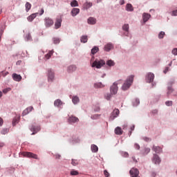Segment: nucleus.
<instances>
[{"instance_id": "0e129e2a", "label": "nucleus", "mask_w": 177, "mask_h": 177, "mask_svg": "<svg viewBox=\"0 0 177 177\" xmlns=\"http://www.w3.org/2000/svg\"><path fill=\"white\" fill-rule=\"evenodd\" d=\"M120 5H124V3H125V1H124V0H120Z\"/></svg>"}, {"instance_id": "de8ad7c7", "label": "nucleus", "mask_w": 177, "mask_h": 177, "mask_svg": "<svg viewBox=\"0 0 177 177\" xmlns=\"http://www.w3.org/2000/svg\"><path fill=\"white\" fill-rule=\"evenodd\" d=\"M104 174L106 177L110 176V174L107 172V170L104 171Z\"/></svg>"}, {"instance_id": "1a4fd4ad", "label": "nucleus", "mask_w": 177, "mask_h": 177, "mask_svg": "<svg viewBox=\"0 0 177 177\" xmlns=\"http://www.w3.org/2000/svg\"><path fill=\"white\" fill-rule=\"evenodd\" d=\"M153 80H154V74L151 73H147L146 76L147 82H149V83L153 82Z\"/></svg>"}, {"instance_id": "774afa93", "label": "nucleus", "mask_w": 177, "mask_h": 177, "mask_svg": "<svg viewBox=\"0 0 177 177\" xmlns=\"http://www.w3.org/2000/svg\"><path fill=\"white\" fill-rule=\"evenodd\" d=\"M104 87V86H103V84H102L101 83L100 84V88H103Z\"/></svg>"}, {"instance_id": "6e6552de", "label": "nucleus", "mask_w": 177, "mask_h": 177, "mask_svg": "<svg viewBox=\"0 0 177 177\" xmlns=\"http://www.w3.org/2000/svg\"><path fill=\"white\" fill-rule=\"evenodd\" d=\"M78 121H80V119H78V118L71 115L68 118V122L69 124H74L75 122H78Z\"/></svg>"}, {"instance_id": "49530a36", "label": "nucleus", "mask_w": 177, "mask_h": 177, "mask_svg": "<svg viewBox=\"0 0 177 177\" xmlns=\"http://www.w3.org/2000/svg\"><path fill=\"white\" fill-rule=\"evenodd\" d=\"M165 104L166 106H172V101H167Z\"/></svg>"}, {"instance_id": "4d7b16f0", "label": "nucleus", "mask_w": 177, "mask_h": 177, "mask_svg": "<svg viewBox=\"0 0 177 177\" xmlns=\"http://www.w3.org/2000/svg\"><path fill=\"white\" fill-rule=\"evenodd\" d=\"M172 16H177V10L172 12Z\"/></svg>"}, {"instance_id": "864d4df0", "label": "nucleus", "mask_w": 177, "mask_h": 177, "mask_svg": "<svg viewBox=\"0 0 177 177\" xmlns=\"http://www.w3.org/2000/svg\"><path fill=\"white\" fill-rule=\"evenodd\" d=\"M10 91V88H5L3 92V93H8Z\"/></svg>"}, {"instance_id": "37998d69", "label": "nucleus", "mask_w": 177, "mask_h": 177, "mask_svg": "<svg viewBox=\"0 0 177 177\" xmlns=\"http://www.w3.org/2000/svg\"><path fill=\"white\" fill-rule=\"evenodd\" d=\"M53 42L54 44H59V42H60V39L59 38H54Z\"/></svg>"}, {"instance_id": "09e8293b", "label": "nucleus", "mask_w": 177, "mask_h": 177, "mask_svg": "<svg viewBox=\"0 0 177 177\" xmlns=\"http://www.w3.org/2000/svg\"><path fill=\"white\" fill-rule=\"evenodd\" d=\"M134 147L135 149H136L137 150H139V149H140V146L138 144H135L134 145Z\"/></svg>"}, {"instance_id": "8fccbe9b", "label": "nucleus", "mask_w": 177, "mask_h": 177, "mask_svg": "<svg viewBox=\"0 0 177 177\" xmlns=\"http://www.w3.org/2000/svg\"><path fill=\"white\" fill-rule=\"evenodd\" d=\"M168 71H169V67L167 66L165 69V71H163V73L165 74H167V73H168Z\"/></svg>"}, {"instance_id": "f257e3e1", "label": "nucleus", "mask_w": 177, "mask_h": 177, "mask_svg": "<svg viewBox=\"0 0 177 177\" xmlns=\"http://www.w3.org/2000/svg\"><path fill=\"white\" fill-rule=\"evenodd\" d=\"M135 76L131 75L129 76L127 80L124 82L122 86V91H127V89H129L131 88V85H132V83L133 82V78Z\"/></svg>"}, {"instance_id": "680f3d73", "label": "nucleus", "mask_w": 177, "mask_h": 177, "mask_svg": "<svg viewBox=\"0 0 177 177\" xmlns=\"http://www.w3.org/2000/svg\"><path fill=\"white\" fill-rule=\"evenodd\" d=\"M132 160H133V162H138V160H136L135 158V156H132Z\"/></svg>"}, {"instance_id": "b1692460", "label": "nucleus", "mask_w": 177, "mask_h": 177, "mask_svg": "<svg viewBox=\"0 0 177 177\" xmlns=\"http://www.w3.org/2000/svg\"><path fill=\"white\" fill-rule=\"evenodd\" d=\"M91 149L93 153H97V151H99V148L95 145H92Z\"/></svg>"}, {"instance_id": "a878e982", "label": "nucleus", "mask_w": 177, "mask_h": 177, "mask_svg": "<svg viewBox=\"0 0 177 177\" xmlns=\"http://www.w3.org/2000/svg\"><path fill=\"white\" fill-rule=\"evenodd\" d=\"M97 52H99V47H97V46H94V47L91 49V53H92V55H95V53H97Z\"/></svg>"}, {"instance_id": "2eb2a0df", "label": "nucleus", "mask_w": 177, "mask_h": 177, "mask_svg": "<svg viewBox=\"0 0 177 177\" xmlns=\"http://www.w3.org/2000/svg\"><path fill=\"white\" fill-rule=\"evenodd\" d=\"M113 48H114V46L111 44L109 43L106 45H105L104 50L105 52H110V50H111Z\"/></svg>"}, {"instance_id": "ddd939ff", "label": "nucleus", "mask_w": 177, "mask_h": 177, "mask_svg": "<svg viewBox=\"0 0 177 177\" xmlns=\"http://www.w3.org/2000/svg\"><path fill=\"white\" fill-rule=\"evenodd\" d=\"M32 110H34V107L32 106H29L28 108H26L22 113V115H27V114H28V113H30V111H32Z\"/></svg>"}, {"instance_id": "338daca9", "label": "nucleus", "mask_w": 177, "mask_h": 177, "mask_svg": "<svg viewBox=\"0 0 177 177\" xmlns=\"http://www.w3.org/2000/svg\"><path fill=\"white\" fill-rule=\"evenodd\" d=\"M128 156H129V154H128V153L125 152L124 153V157H128Z\"/></svg>"}, {"instance_id": "f704fd0d", "label": "nucleus", "mask_w": 177, "mask_h": 177, "mask_svg": "<svg viewBox=\"0 0 177 177\" xmlns=\"http://www.w3.org/2000/svg\"><path fill=\"white\" fill-rule=\"evenodd\" d=\"M71 164H72V165L75 167L76 165H78V164H80V161H78V160L72 159Z\"/></svg>"}, {"instance_id": "9d476101", "label": "nucleus", "mask_w": 177, "mask_h": 177, "mask_svg": "<svg viewBox=\"0 0 177 177\" xmlns=\"http://www.w3.org/2000/svg\"><path fill=\"white\" fill-rule=\"evenodd\" d=\"M30 129L33 132L31 135H35V133H37L41 131V127L39 126H32Z\"/></svg>"}, {"instance_id": "423d86ee", "label": "nucleus", "mask_w": 177, "mask_h": 177, "mask_svg": "<svg viewBox=\"0 0 177 177\" xmlns=\"http://www.w3.org/2000/svg\"><path fill=\"white\" fill-rule=\"evenodd\" d=\"M44 23H45L46 27H50V26H53V24H54L52 19H50L49 17L45 18Z\"/></svg>"}, {"instance_id": "7c9ffc66", "label": "nucleus", "mask_w": 177, "mask_h": 177, "mask_svg": "<svg viewBox=\"0 0 177 177\" xmlns=\"http://www.w3.org/2000/svg\"><path fill=\"white\" fill-rule=\"evenodd\" d=\"M19 120H20V118H19V117L15 118L12 120L13 127H15L16 125V124H17L19 122Z\"/></svg>"}, {"instance_id": "20e7f679", "label": "nucleus", "mask_w": 177, "mask_h": 177, "mask_svg": "<svg viewBox=\"0 0 177 177\" xmlns=\"http://www.w3.org/2000/svg\"><path fill=\"white\" fill-rule=\"evenodd\" d=\"M118 83L114 82L113 84L111 86V93L112 95H116L117 92H118Z\"/></svg>"}, {"instance_id": "f8f14e48", "label": "nucleus", "mask_w": 177, "mask_h": 177, "mask_svg": "<svg viewBox=\"0 0 177 177\" xmlns=\"http://www.w3.org/2000/svg\"><path fill=\"white\" fill-rule=\"evenodd\" d=\"M119 115H120V110L114 109L113 111L112 112L111 120H114V118H117V117H118Z\"/></svg>"}, {"instance_id": "4be33fe9", "label": "nucleus", "mask_w": 177, "mask_h": 177, "mask_svg": "<svg viewBox=\"0 0 177 177\" xmlns=\"http://www.w3.org/2000/svg\"><path fill=\"white\" fill-rule=\"evenodd\" d=\"M88 24H96V19L91 17L88 19Z\"/></svg>"}, {"instance_id": "a18cd8bd", "label": "nucleus", "mask_w": 177, "mask_h": 177, "mask_svg": "<svg viewBox=\"0 0 177 177\" xmlns=\"http://www.w3.org/2000/svg\"><path fill=\"white\" fill-rule=\"evenodd\" d=\"M171 53L174 55L175 56L177 55V48H174L172 50Z\"/></svg>"}, {"instance_id": "5701e85b", "label": "nucleus", "mask_w": 177, "mask_h": 177, "mask_svg": "<svg viewBox=\"0 0 177 177\" xmlns=\"http://www.w3.org/2000/svg\"><path fill=\"white\" fill-rule=\"evenodd\" d=\"M38 15V13H34L30 15L29 17H28V20L29 21H32V20H34V19H35V17H37V15Z\"/></svg>"}, {"instance_id": "aec40b11", "label": "nucleus", "mask_w": 177, "mask_h": 177, "mask_svg": "<svg viewBox=\"0 0 177 177\" xmlns=\"http://www.w3.org/2000/svg\"><path fill=\"white\" fill-rule=\"evenodd\" d=\"M92 5L93 4L91 2H86L84 3L83 8H84V9L88 10V9H89V8H92Z\"/></svg>"}, {"instance_id": "f03ea898", "label": "nucleus", "mask_w": 177, "mask_h": 177, "mask_svg": "<svg viewBox=\"0 0 177 177\" xmlns=\"http://www.w3.org/2000/svg\"><path fill=\"white\" fill-rule=\"evenodd\" d=\"M104 64H106V62L104 60L95 59V61H94L93 63L92 64L91 67H96V68H102V67H103Z\"/></svg>"}, {"instance_id": "052dcab7", "label": "nucleus", "mask_w": 177, "mask_h": 177, "mask_svg": "<svg viewBox=\"0 0 177 177\" xmlns=\"http://www.w3.org/2000/svg\"><path fill=\"white\" fill-rule=\"evenodd\" d=\"M44 8H41L40 10V16H42V14L44 13Z\"/></svg>"}, {"instance_id": "79ce46f5", "label": "nucleus", "mask_w": 177, "mask_h": 177, "mask_svg": "<svg viewBox=\"0 0 177 177\" xmlns=\"http://www.w3.org/2000/svg\"><path fill=\"white\" fill-rule=\"evenodd\" d=\"M8 129H3L1 131L2 135H6V133H8Z\"/></svg>"}, {"instance_id": "3c124183", "label": "nucleus", "mask_w": 177, "mask_h": 177, "mask_svg": "<svg viewBox=\"0 0 177 177\" xmlns=\"http://www.w3.org/2000/svg\"><path fill=\"white\" fill-rule=\"evenodd\" d=\"M151 177H156V176H157V173H156V172H154V171H152V172L151 173Z\"/></svg>"}, {"instance_id": "c03bdc74", "label": "nucleus", "mask_w": 177, "mask_h": 177, "mask_svg": "<svg viewBox=\"0 0 177 177\" xmlns=\"http://www.w3.org/2000/svg\"><path fill=\"white\" fill-rule=\"evenodd\" d=\"M105 99H106V100H110V99H111V94H106L105 95Z\"/></svg>"}, {"instance_id": "6ab92c4d", "label": "nucleus", "mask_w": 177, "mask_h": 177, "mask_svg": "<svg viewBox=\"0 0 177 177\" xmlns=\"http://www.w3.org/2000/svg\"><path fill=\"white\" fill-rule=\"evenodd\" d=\"M122 129H121L120 127H118L115 129V135H122Z\"/></svg>"}, {"instance_id": "4468645a", "label": "nucleus", "mask_w": 177, "mask_h": 177, "mask_svg": "<svg viewBox=\"0 0 177 177\" xmlns=\"http://www.w3.org/2000/svg\"><path fill=\"white\" fill-rule=\"evenodd\" d=\"M12 78L14 81H17V82H20V81H21V76L16 73L12 74Z\"/></svg>"}, {"instance_id": "72a5a7b5", "label": "nucleus", "mask_w": 177, "mask_h": 177, "mask_svg": "<svg viewBox=\"0 0 177 177\" xmlns=\"http://www.w3.org/2000/svg\"><path fill=\"white\" fill-rule=\"evenodd\" d=\"M26 12H28L31 9V3L27 2L25 5Z\"/></svg>"}, {"instance_id": "0eeeda50", "label": "nucleus", "mask_w": 177, "mask_h": 177, "mask_svg": "<svg viewBox=\"0 0 177 177\" xmlns=\"http://www.w3.org/2000/svg\"><path fill=\"white\" fill-rule=\"evenodd\" d=\"M62 20L61 17L56 19V21L55 23V30H57V29L60 28V27H62Z\"/></svg>"}, {"instance_id": "412c9836", "label": "nucleus", "mask_w": 177, "mask_h": 177, "mask_svg": "<svg viewBox=\"0 0 177 177\" xmlns=\"http://www.w3.org/2000/svg\"><path fill=\"white\" fill-rule=\"evenodd\" d=\"M77 70V66L75 65H71L68 67V73H73V71H75Z\"/></svg>"}, {"instance_id": "4c0bfd02", "label": "nucleus", "mask_w": 177, "mask_h": 177, "mask_svg": "<svg viewBox=\"0 0 177 177\" xmlns=\"http://www.w3.org/2000/svg\"><path fill=\"white\" fill-rule=\"evenodd\" d=\"M167 89H168L167 95H171V93H172V92H174V89L171 86H169Z\"/></svg>"}, {"instance_id": "69168bd1", "label": "nucleus", "mask_w": 177, "mask_h": 177, "mask_svg": "<svg viewBox=\"0 0 177 177\" xmlns=\"http://www.w3.org/2000/svg\"><path fill=\"white\" fill-rule=\"evenodd\" d=\"M135 129V125H133L131 127V131H134Z\"/></svg>"}, {"instance_id": "473e14b6", "label": "nucleus", "mask_w": 177, "mask_h": 177, "mask_svg": "<svg viewBox=\"0 0 177 177\" xmlns=\"http://www.w3.org/2000/svg\"><path fill=\"white\" fill-rule=\"evenodd\" d=\"M107 66H109V67H113L115 63H114V61L109 59L106 62Z\"/></svg>"}, {"instance_id": "a211bd4d", "label": "nucleus", "mask_w": 177, "mask_h": 177, "mask_svg": "<svg viewBox=\"0 0 177 177\" xmlns=\"http://www.w3.org/2000/svg\"><path fill=\"white\" fill-rule=\"evenodd\" d=\"M152 150L155 151V153H161V151H162V149L161 147H156V146L153 147Z\"/></svg>"}, {"instance_id": "2f4dec72", "label": "nucleus", "mask_w": 177, "mask_h": 177, "mask_svg": "<svg viewBox=\"0 0 177 177\" xmlns=\"http://www.w3.org/2000/svg\"><path fill=\"white\" fill-rule=\"evenodd\" d=\"M52 55H53V51L51 50V51H49L48 53H47L46 55H45V57L46 59L48 60L49 59H50V57H52Z\"/></svg>"}, {"instance_id": "ea45409f", "label": "nucleus", "mask_w": 177, "mask_h": 177, "mask_svg": "<svg viewBox=\"0 0 177 177\" xmlns=\"http://www.w3.org/2000/svg\"><path fill=\"white\" fill-rule=\"evenodd\" d=\"M165 35V32H160L158 35V38H160V39L164 38V36Z\"/></svg>"}, {"instance_id": "dca6fc26", "label": "nucleus", "mask_w": 177, "mask_h": 177, "mask_svg": "<svg viewBox=\"0 0 177 177\" xmlns=\"http://www.w3.org/2000/svg\"><path fill=\"white\" fill-rule=\"evenodd\" d=\"M71 13L73 17L77 16L80 13V8H73Z\"/></svg>"}, {"instance_id": "58836bf2", "label": "nucleus", "mask_w": 177, "mask_h": 177, "mask_svg": "<svg viewBox=\"0 0 177 177\" xmlns=\"http://www.w3.org/2000/svg\"><path fill=\"white\" fill-rule=\"evenodd\" d=\"M26 41H31V39H32L31 34H30V33L26 34Z\"/></svg>"}, {"instance_id": "603ef678", "label": "nucleus", "mask_w": 177, "mask_h": 177, "mask_svg": "<svg viewBox=\"0 0 177 177\" xmlns=\"http://www.w3.org/2000/svg\"><path fill=\"white\" fill-rule=\"evenodd\" d=\"M99 117V115H93L91 116L92 120H96Z\"/></svg>"}, {"instance_id": "5fc2aeb1", "label": "nucleus", "mask_w": 177, "mask_h": 177, "mask_svg": "<svg viewBox=\"0 0 177 177\" xmlns=\"http://www.w3.org/2000/svg\"><path fill=\"white\" fill-rule=\"evenodd\" d=\"M149 153H150V149L149 148H146L145 149V153L149 154Z\"/></svg>"}, {"instance_id": "f3484780", "label": "nucleus", "mask_w": 177, "mask_h": 177, "mask_svg": "<svg viewBox=\"0 0 177 177\" xmlns=\"http://www.w3.org/2000/svg\"><path fill=\"white\" fill-rule=\"evenodd\" d=\"M151 17V15H150L149 14L144 13L142 15L144 23H146V21H148L149 19H150Z\"/></svg>"}, {"instance_id": "c756f323", "label": "nucleus", "mask_w": 177, "mask_h": 177, "mask_svg": "<svg viewBox=\"0 0 177 177\" xmlns=\"http://www.w3.org/2000/svg\"><path fill=\"white\" fill-rule=\"evenodd\" d=\"M55 106H56L57 107H59V106H62V104H63V102H62V100H60L59 99L55 101L54 102Z\"/></svg>"}, {"instance_id": "39448f33", "label": "nucleus", "mask_w": 177, "mask_h": 177, "mask_svg": "<svg viewBox=\"0 0 177 177\" xmlns=\"http://www.w3.org/2000/svg\"><path fill=\"white\" fill-rule=\"evenodd\" d=\"M47 75L48 82H53V80H55V73L52 69L48 70Z\"/></svg>"}, {"instance_id": "e433bc0d", "label": "nucleus", "mask_w": 177, "mask_h": 177, "mask_svg": "<svg viewBox=\"0 0 177 177\" xmlns=\"http://www.w3.org/2000/svg\"><path fill=\"white\" fill-rule=\"evenodd\" d=\"M122 29L124 30V31H126V32H128L129 30V25L128 24H124L122 27Z\"/></svg>"}, {"instance_id": "a19ab883", "label": "nucleus", "mask_w": 177, "mask_h": 177, "mask_svg": "<svg viewBox=\"0 0 177 177\" xmlns=\"http://www.w3.org/2000/svg\"><path fill=\"white\" fill-rule=\"evenodd\" d=\"M140 103V102L139 101V99H136L133 102V106H138V104H139Z\"/></svg>"}, {"instance_id": "9b49d317", "label": "nucleus", "mask_w": 177, "mask_h": 177, "mask_svg": "<svg viewBox=\"0 0 177 177\" xmlns=\"http://www.w3.org/2000/svg\"><path fill=\"white\" fill-rule=\"evenodd\" d=\"M152 162L154 164H160L161 162V159H160V157L157 154H153V158L152 159Z\"/></svg>"}, {"instance_id": "13d9d810", "label": "nucleus", "mask_w": 177, "mask_h": 177, "mask_svg": "<svg viewBox=\"0 0 177 177\" xmlns=\"http://www.w3.org/2000/svg\"><path fill=\"white\" fill-rule=\"evenodd\" d=\"M3 77H6V75H8V74H9L8 72H5V71H3Z\"/></svg>"}, {"instance_id": "e2e57ef3", "label": "nucleus", "mask_w": 177, "mask_h": 177, "mask_svg": "<svg viewBox=\"0 0 177 177\" xmlns=\"http://www.w3.org/2000/svg\"><path fill=\"white\" fill-rule=\"evenodd\" d=\"M153 114H157L158 113V111L155 109L152 111Z\"/></svg>"}, {"instance_id": "bb28decb", "label": "nucleus", "mask_w": 177, "mask_h": 177, "mask_svg": "<svg viewBox=\"0 0 177 177\" xmlns=\"http://www.w3.org/2000/svg\"><path fill=\"white\" fill-rule=\"evenodd\" d=\"M72 102L74 104H77L80 102V98L77 96H73L72 98Z\"/></svg>"}, {"instance_id": "393cba45", "label": "nucleus", "mask_w": 177, "mask_h": 177, "mask_svg": "<svg viewBox=\"0 0 177 177\" xmlns=\"http://www.w3.org/2000/svg\"><path fill=\"white\" fill-rule=\"evenodd\" d=\"M126 10L128 12H132L133 10V7L132 6V4L128 3L126 6Z\"/></svg>"}, {"instance_id": "c9c22d12", "label": "nucleus", "mask_w": 177, "mask_h": 177, "mask_svg": "<svg viewBox=\"0 0 177 177\" xmlns=\"http://www.w3.org/2000/svg\"><path fill=\"white\" fill-rule=\"evenodd\" d=\"M79 172H78V171H75V170H71V175L72 176H77V175H79Z\"/></svg>"}, {"instance_id": "cd10ccee", "label": "nucleus", "mask_w": 177, "mask_h": 177, "mask_svg": "<svg viewBox=\"0 0 177 177\" xmlns=\"http://www.w3.org/2000/svg\"><path fill=\"white\" fill-rule=\"evenodd\" d=\"M79 4H78V1H77V0H73L71 2V6L72 8H75L76 6H78Z\"/></svg>"}, {"instance_id": "c85d7f7f", "label": "nucleus", "mask_w": 177, "mask_h": 177, "mask_svg": "<svg viewBox=\"0 0 177 177\" xmlns=\"http://www.w3.org/2000/svg\"><path fill=\"white\" fill-rule=\"evenodd\" d=\"M80 41L81 42H83V44H86V42H88V36H82Z\"/></svg>"}, {"instance_id": "7ed1b4c3", "label": "nucleus", "mask_w": 177, "mask_h": 177, "mask_svg": "<svg viewBox=\"0 0 177 177\" xmlns=\"http://www.w3.org/2000/svg\"><path fill=\"white\" fill-rule=\"evenodd\" d=\"M22 156H24V157H28V158H35V160H38V156L31 152H23Z\"/></svg>"}, {"instance_id": "bf43d9fd", "label": "nucleus", "mask_w": 177, "mask_h": 177, "mask_svg": "<svg viewBox=\"0 0 177 177\" xmlns=\"http://www.w3.org/2000/svg\"><path fill=\"white\" fill-rule=\"evenodd\" d=\"M55 158L59 160L60 157H62V156H60L59 154H57L55 156Z\"/></svg>"}, {"instance_id": "6e6d98bb", "label": "nucleus", "mask_w": 177, "mask_h": 177, "mask_svg": "<svg viewBox=\"0 0 177 177\" xmlns=\"http://www.w3.org/2000/svg\"><path fill=\"white\" fill-rule=\"evenodd\" d=\"M2 125H3V119L0 118V127H2Z\"/></svg>"}]
</instances>
